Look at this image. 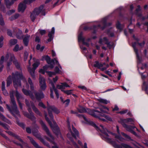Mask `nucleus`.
I'll return each mask as SVG.
<instances>
[{"label": "nucleus", "instance_id": "0eeeda50", "mask_svg": "<svg viewBox=\"0 0 148 148\" xmlns=\"http://www.w3.org/2000/svg\"><path fill=\"white\" fill-rule=\"evenodd\" d=\"M47 108L49 116L51 118V120L53 121L54 124H55V122L53 119V117L52 114V112L58 114L60 113V111L54 106H50L48 102H47Z\"/></svg>", "mask_w": 148, "mask_h": 148}, {"label": "nucleus", "instance_id": "f8f14e48", "mask_svg": "<svg viewBox=\"0 0 148 148\" xmlns=\"http://www.w3.org/2000/svg\"><path fill=\"white\" fill-rule=\"evenodd\" d=\"M111 25V23H109L108 24L106 23V18H105L102 19L100 24L98 25L97 27L100 28L101 29H103L106 26H110ZM97 27L96 26H94V29L95 30L96 29Z\"/></svg>", "mask_w": 148, "mask_h": 148}, {"label": "nucleus", "instance_id": "680f3d73", "mask_svg": "<svg viewBox=\"0 0 148 148\" xmlns=\"http://www.w3.org/2000/svg\"><path fill=\"white\" fill-rule=\"evenodd\" d=\"M48 74L50 77H51L53 75H55V73L54 72H51L50 71L47 72Z\"/></svg>", "mask_w": 148, "mask_h": 148}, {"label": "nucleus", "instance_id": "5fc2aeb1", "mask_svg": "<svg viewBox=\"0 0 148 148\" xmlns=\"http://www.w3.org/2000/svg\"><path fill=\"white\" fill-rule=\"evenodd\" d=\"M3 36H1L0 38V48L1 47L3 46Z\"/></svg>", "mask_w": 148, "mask_h": 148}, {"label": "nucleus", "instance_id": "c756f323", "mask_svg": "<svg viewBox=\"0 0 148 148\" xmlns=\"http://www.w3.org/2000/svg\"><path fill=\"white\" fill-rule=\"evenodd\" d=\"M28 138L29 139L31 142L33 144V145L36 148H43L40 147L32 138L29 136H28Z\"/></svg>", "mask_w": 148, "mask_h": 148}, {"label": "nucleus", "instance_id": "6e6d98bb", "mask_svg": "<svg viewBox=\"0 0 148 148\" xmlns=\"http://www.w3.org/2000/svg\"><path fill=\"white\" fill-rule=\"evenodd\" d=\"M1 125L5 129L8 130L9 129V127L7 124L2 123Z\"/></svg>", "mask_w": 148, "mask_h": 148}, {"label": "nucleus", "instance_id": "8fccbe9b", "mask_svg": "<svg viewBox=\"0 0 148 148\" xmlns=\"http://www.w3.org/2000/svg\"><path fill=\"white\" fill-rule=\"evenodd\" d=\"M17 40L16 39H12L10 40V43L11 45H14L16 43Z\"/></svg>", "mask_w": 148, "mask_h": 148}, {"label": "nucleus", "instance_id": "6e6552de", "mask_svg": "<svg viewBox=\"0 0 148 148\" xmlns=\"http://www.w3.org/2000/svg\"><path fill=\"white\" fill-rule=\"evenodd\" d=\"M40 123L42 126L43 129L45 132L47 134L50 138V139L48 138H47V139L49 141L51 142L52 143H53V144H54V143L53 142L54 138L51 135V134L50 133L49 130L45 124L44 123L42 120H40Z\"/></svg>", "mask_w": 148, "mask_h": 148}, {"label": "nucleus", "instance_id": "bf43d9fd", "mask_svg": "<svg viewBox=\"0 0 148 148\" xmlns=\"http://www.w3.org/2000/svg\"><path fill=\"white\" fill-rule=\"evenodd\" d=\"M28 55V53L27 52L25 51V52L24 56V60L25 61L27 60Z\"/></svg>", "mask_w": 148, "mask_h": 148}, {"label": "nucleus", "instance_id": "6ab92c4d", "mask_svg": "<svg viewBox=\"0 0 148 148\" xmlns=\"http://www.w3.org/2000/svg\"><path fill=\"white\" fill-rule=\"evenodd\" d=\"M99 42L101 45L104 44L107 45L108 47L110 46V42L106 37H103V38H100Z\"/></svg>", "mask_w": 148, "mask_h": 148}, {"label": "nucleus", "instance_id": "e433bc0d", "mask_svg": "<svg viewBox=\"0 0 148 148\" xmlns=\"http://www.w3.org/2000/svg\"><path fill=\"white\" fill-rule=\"evenodd\" d=\"M5 1L6 6L8 8H9L10 6L14 3L13 1H12L11 2L9 0H5Z\"/></svg>", "mask_w": 148, "mask_h": 148}, {"label": "nucleus", "instance_id": "09e8293b", "mask_svg": "<svg viewBox=\"0 0 148 148\" xmlns=\"http://www.w3.org/2000/svg\"><path fill=\"white\" fill-rule=\"evenodd\" d=\"M19 16V14H16L14 15L11 16L10 18V20H12L17 18Z\"/></svg>", "mask_w": 148, "mask_h": 148}, {"label": "nucleus", "instance_id": "0e129e2a", "mask_svg": "<svg viewBox=\"0 0 148 148\" xmlns=\"http://www.w3.org/2000/svg\"><path fill=\"white\" fill-rule=\"evenodd\" d=\"M72 90H69L63 91L64 92H65L67 94L69 95L72 93Z\"/></svg>", "mask_w": 148, "mask_h": 148}, {"label": "nucleus", "instance_id": "a878e982", "mask_svg": "<svg viewBox=\"0 0 148 148\" xmlns=\"http://www.w3.org/2000/svg\"><path fill=\"white\" fill-rule=\"evenodd\" d=\"M30 38V36L29 35L26 34L25 35L23 39V42L26 46H27L28 45Z\"/></svg>", "mask_w": 148, "mask_h": 148}, {"label": "nucleus", "instance_id": "a18cd8bd", "mask_svg": "<svg viewBox=\"0 0 148 148\" xmlns=\"http://www.w3.org/2000/svg\"><path fill=\"white\" fill-rule=\"evenodd\" d=\"M23 48V47L21 46L20 48H19V46L18 45H16L14 48L13 49V50L15 51H17L19 50L22 49Z\"/></svg>", "mask_w": 148, "mask_h": 148}, {"label": "nucleus", "instance_id": "72a5a7b5", "mask_svg": "<svg viewBox=\"0 0 148 148\" xmlns=\"http://www.w3.org/2000/svg\"><path fill=\"white\" fill-rule=\"evenodd\" d=\"M14 60L15 58L13 55H11V56H10L9 61L7 62V66L8 67L11 64L12 61H13Z\"/></svg>", "mask_w": 148, "mask_h": 148}, {"label": "nucleus", "instance_id": "dca6fc26", "mask_svg": "<svg viewBox=\"0 0 148 148\" xmlns=\"http://www.w3.org/2000/svg\"><path fill=\"white\" fill-rule=\"evenodd\" d=\"M29 0H24L23 3H20L18 6V10L19 12H23L26 8V4L28 3Z\"/></svg>", "mask_w": 148, "mask_h": 148}, {"label": "nucleus", "instance_id": "58836bf2", "mask_svg": "<svg viewBox=\"0 0 148 148\" xmlns=\"http://www.w3.org/2000/svg\"><path fill=\"white\" fill-rule=\"evenodd\" d=\"M78 112L80 113H84L86 112V110L83 107L80 106L77 109Z\"/></svg>", "mask_w": 148, "mask_h": 148}, {"label": "nucleus", "instance_id": "473e14b6", "mask_svg": "<svg viewBox=\"0 0 148 148\" xmlns=\"http://www.w3.org/2000/svg\"><path fill=\"white\" fill-rule=\"evenodd\" d=\"M5 82H3L2 83V91H3V94L5 95H8V94L5 90Z\"/></svg>", "mask_w": 148, "mask_h": 148}, {"label": "nucleus", "instance_id": "5701e85b", "mask_svg": "<svg viewBox=\"0 0 148 148\" xmlns=\"http://www.w3.org/2000/svg\"><path fill=\"white\" fill-rule=\"evenodd\" d=\"M22 90L25 95H29L32 99L34 98V95L31 91L27 90L24 88Z\"/></svg>", "mask_w": 148, "mask_h": 148}, {"label": "nucleus", "instance_id": "69168bd1", "mask_svg": "<svg viewBox=\"0 0 148 148\" xmlns=\"http://www.w3.org/2000/svg\"><path fill=\"white\" fill-rule=\"evenodd\" d=\"M128 111L127 110H123L119 112V113L121 114H123L127 112Z\"/></svg>", "mask_w": 148, "mask_h": 148}, {"label": "nucleus", "instance_id": "e2e57ef3", "mask_svg": "<svg viewBox=\"0 0 148 148\" xmlns=\"http://www.w3.org/2000/svg\"><path fill=\"white\" fill-rule=\"evenodd\" d=\"M70 102V100L69 99H67L64 101L63 103H65L66 106H67Z\"/></svg>", "mask_w": 148, "mask_h": 148}, {"label": "nucleus", "instance_id": "338daca9", "mask_svg": "<svg viewBox=\"0 0 148 148\" xmlns=\"http://www.w3.org/2000/svg\"><path fill=\"white\" fill-rule=\"evenodd\" d=\"M116 27L117 28L119 29H122V28H121V25L120 23L118 22L117 24H116Z\"/></svg>", "mask_w": 148, "mask_h": 148}, {"label": "nucleus", "instance_id": "f3484780", "mask_svg": "<svg viewBox=\"0 0 148 148\" xmlns=\"http://www.w3.org/2000/svg\"><path fill=\"white\" fill-rule=\"evenodd\" d=\"M39 81L41 89L43 90H45L46 87V86L44 78L40 76L39 78Z\"/></svg>", "mask_w": 148, "mask_h": 148}, {"label": "nucleus", "instance_id": "412c9836", "mask_svg": "<svg viewBox=\"0 0 148 148\" xmlns=\"http://www.w3.org/2000/svg\"><path fill=\"white\" fill-rule=\"evenodd\" d=\"M35 127L36 128V129H35L34 128L32 129V132L33 135L36 137L38 138H40L41 137L40 134L38 133V131L37 130L38 129L39 127L36 124H35Z\"/></svg>", "mask_w": 148, "mask_h": 148}, {"label": "nucleus", "instance_id": "13d9d810", "mask_svg": "<svg viewBox=\"0 0 148 148\" xmlns=\"http://www.w3.org/2000/svg\"><path fill=\"white\" fill-rule=\"evenodd\" d=\"M4 24L3 19L2 18V16L0 15V24L1 25H3Z\"/></svg>", "mask_w": 148, "mask_h": 148}, {"label": "nucleus", "instance_id": "ddd939ff", "mask_svg": "<svg viewBox=\"0 0 148 148\" xmlns=\"http://www.w3.org/2000/svg\"><path fill=\"white\" fill-rule=\"evenodd\" d=\"M76 115L77 116H78L79 118H83L88 123L90 124L91 125L95 127L97 129V130L98 131H100V129H101V128L100 127H100L99 128L98 126H96V124L93 122L90 121L89 120H88V119H87L84 115L80 114H78L77 113V114Z\"/></svg>", "mask_w": 148, "mask_h": 148}, {"label": "nucleus", "instance_id": "3c124183", "mask_svg": "<svg viewBox=\"0 0 148 148\" xmlns=\"http://www.w3.org/2000/svg\"><path fill=\"white\" fill-rule=\"evenodd\" d=\"M13 63L17 68L18 69L20 68L19 64L18 62H17V60H16L15 59L13 61Z\"/></svg>", "mask_w": 148, "mask_h": 148}, {"label": "nucleus", "instance_id": "a19ab883", "mask_svg": "<svg viewBox=\"0 0 148 148\" xmlns=\"http://www.w3.org/2000/svg\"><path fill=\"white\" fill-rule=\"evenodd\" d=\"M12 79L10 76H9L7 79V87L10 86V85L12 83Z\"/></svg>", "mask_w": 148, "mask_h": 148}, {"label": "nucleus", "instance_id": "37998d69", "mask_svg": "<svg viewBox=\"0 0 148 148\" xmlns=\"http://www.w3.org/2000/svg\"><path fill=\"white\" fill-rule=\"evenodd\" d=\"M101 103H104V104H107L108 103L110 102V101L106 99H99L98 100Z\"/></svg>", "mask_w": 148, "mask_h": 148}, {"label": "nucleus", "instance_id": "aec40b11", "mask_svg": "<svg viewBox=\"0 0 148 148\" xmlns=\"http://www.w3.org/2000/svg\"><path fill=\"white\" fill-rule=\"evenodd\" d=\"M68 128L69 130H70V132L71 133L72 135V136L75 138H76V136H78L79 135V132L78 131L76 130V129L74 128V126L72 125V128L73 130V132L71 130L70 126H69V125H68Z\"/></svg>", "mask_w": 148, "mask_h": 148}, {"label": "nucleus", "instance_id": "2f4dec72", "mask_svg": "<svg viewBox=\"0 0 148 148\" xmlns=\"http://www.w3.org/2000/svg\"><path fill=\"white\" fill-rule=\"evenodd\" d=\"M28 70L29 71L31 75H32V77L33 78H35V75H34V71H35V69L33 68L32 69L30 67H28Z\"/></svg>", "mask_w": 148, "mask_h": 148}, {"label": "nucleus", "instance_id": "7c9ffc66", "mask_svg": "<svg viewBox=\"0 0 148 148\" xmlns=\"http://www.w3.org/2000/svg\"><path fill=\"white\" fill-rule=\"evenodd\" d=\"M16 96L18 101H20V100H23L24 99L23 96L17 91L16 92Z\"/></svg>", "mask_w": 148, "mask_h": 148}, {"label": "nucleus", "instance_id": "ea45409f", "mask_svg": "<svg viewBox=\"0 0 148 148\" xmlns=\"http://www.w3.org/2000/svg\"><path fill=\"white\" fill-rule=\"evenodd\" d=\"M148 88V86L147 85V83L146 82H144L143 83V88L145 91L146 93L148 95V92L147 90Z\"/></svg>", "mask_w": 148, "mask_h": 148}, {"label": "nucleus", "instance_id": "774afa93", "mask_svg": "<svg viewBox=\"0 0 148 148\" xmlns=\"http://www.w3.org/2000/svg\"><path fill=\"white\" fill-rule=\"evenodd\" d=\"M39 32L41 35H43L46 33V31L45 30H40Z\"/></svg>", "mask_w": 148, "mask_h": 148}, {"label": "nucleus", "instance_id": "393cba45", "mask_svg": "<svg viewBox=\"0 0 148 148\" xmlns=\"http://www.w3.org/2000/svg\"><path fill=\"white\" fill-rule=\"evenodd\" d=\"M106 132L107 134L108 135V134H111L112 135H114L115 137L119 140L121 141H123L124 140V138L120 136H119V135H117L116 134L114 133H112L110 132H108V130H107V131H106Z\"/></svg>", "mask_w": 148, "mask_h": 148}, {"label": "nucleus", "instance_id": "7ed1b4c3", "mask_svg": "<svg viewBox=\"0 0 148 148\" xmlns=\"http://www.w3.org/2000/svg\"><path fill=\"white\" fill-rule=\"evenodd\" d=\"M12 80L14 87L16 89L18 86H21L20 79H23L25 82H26L25 78L23 77L21 72L18 73L15 72L14 73H13L12 74Z\"/></svg>", "mask_w": 148, "mask_h": 148}, {"label": "nucleus", "instance_id": "9b49d317", "mask_svg": "<svg viewBox=\"0 0 148 148\" xmlns=\"http://www.w3.org/2000/svg\"><path fill=\"white\" fill-rule=\"evenodd\" d=\"M45 119L49 123L50 126L52 128L53 132L57 135H59V134L60 135V132L58 127L56 125H55V127H53L52 125L51 122L47 117L46 113H45Z\"/></svg>", "mask_w": 148, "mask_h": 148}, {"label": "nucleus", "instance_id": "c9c22d12", "mask_svg": "<svg viewBox=\"0 0 148 148\" xmlns=\"http://www.w3.org/2000/svg\"><path fill=\"white\" fill-rule=\"evenodd\" d=\"M70 134L69 133L67 134V136L69 138V139L71 140L72 143L73 145L75 148H79L77 144L74 141H73L71 138L70 136Z\"/></svg>", "mask_w": 148, "mask_h": 148}, {"label": "nucleus", "instance_id": "bb28decb", "mask_svg": "<svg viewBox=\"0 0 148 148\" xmlns=\"http://www.w3.org/2000/svg\"><path fill=\"white\" fill-rule=\"evenodd\" d=\"M34 94L37 100H39L40 99H42L44 97V95L42 92L40 93L35 92H34Z\"/></svg>", "mask_w": 148, "mask_h": 148}, {"label": "nucleus", "instance_id": "b1692460", "mask_svg": "<svg viewBox=\"0 0 148 148\" xmlns=\"http://www.w3.org/2000/svg\"><path fill=\"white\" fill-rule=\"evenodd\" d=\"M55 32V28L54 27H52L51 32H49L48 34V36L49 38L48 39V42H50L52 40L53 38V36Z\"/></svg>", "mask_w": 148, "mask_h": 148}, {"label": "nucleus", "instance_id": "79ce46f5", "mask_svg": "<svg viewBox=\"0 0 148 148\" xmlns=\"http://www.w3.org/2000/svg\"><path fill=\"white\" fill-rule=\"evenodd\" d=\"M48 68V66H44L43 67V69H40L39 71V72L40 73L44 74L45 73V71Z\"/></svg>", "mask_w": 148, "mask_h": 148}, {"label": "nucleus", "instance_id": "4c0bfd02", "mask_svg": "<svg viewBox=\"0 0 148 148\" xmlns=\"http://www.w3.org/2000/svg\"><path fill=\"white\" fill-rule=\"evenodd\" d=\"M134 122V120L133 119L131 118H128L126 119H125L123 120V122H122L128 123V122H131V124H132V122Z\"/></svg>", "mask_w": 148, "mask_h": 148}, {"label": "nucleus", "instance_id": "9d476101", "mask_svg": "<svg viewBox=\"0 0 148 148\" xmlns=\"http://www.w3.org/2000/svg\"><path fill=\"white\" fill-rule=\"evenodd\" d=\"M49 86L50 88V96L51 97L53 98L54 96L53 95V90L55 92V94L58 99L59 97V95L58 92L54 84L52 81L50 79H49Z\"/></svg>", "mask_w": 148, "mask_h": 148}, {"label": "nucleus", "instance_id": "4be33fe9", "mask_svg": "<svg viewBox=\"0 0 148 148\" xmlns=\"http://www.w3.org/2000/svg\"><path fill=\"white\" fill-rule=\"evenodd\" d=\"M0 111L2 112H3L4 110L3 108L0 106ZM0 118L3 120L7 122L9 124H11V123L10 121L7 119L2 114L0 113Z\"/></svg>", "mask_w": 148, "mask_h": 148}, {"label": "nucleus", "instance_id": "49530a36", "mask_svg": "<svg viewBox=\"0 0 148 148\" xmlns=\"http://www.w3.org/2000/svg\"><path fill=\"white\" fill-rule=\"evenodd\" d=\"M40 64L39 61L38 60H37L33 65V68L35 69Z\"/></svg>", "mask_w": 148, "mask_h": 148}, {"label": "nucleus", "instance_id": "de8ad7c7", "mask_svg": "<svg viewBox=\"0 0 148 148\" xmlns=\"http://www.w3.org/2000/svg\"><path fill=\"white\" fill-rule=\"evenodd\" d=\"M121 134L124 137H125L126 139H127L128 140H132L131 139L130 137L129 136L127 135V134L123 133L121 132Z\"/></svg>", "mask_w": 148, "mask_h": 148}, {"label": "nucleus", "instance_id": "f03ea898", "mask_svg": "<svg viewBox=\"0 0 148 148\" xmlns=\"http://www.w3.org/2000/svg\"><path fill=\"white\" fill-rule=\"evenodd\" d=\"M99 126L101 128V129H100L99 131L102 133L101 137L103 139L108 143L111 144L115 148H122L123 147L121 145H120L116 144L109 137L110 136L108 135L106 132L107 130L103 125L100 124L99 125Z\"/></svg>", "mask_w": 148, "mask_h": 148}, {"label": "nucleus", "instance_id": "2eb2a0df", "mask_svg": "<svg viewBox=\"0 0 148 148\" xmlns=\"http://www.w3.org/2000/svg\"><path fill=\"white\" fill-rule=\"evenodd\" d=\"M121 124L123 126L127 131L130 132L135 136H137L136 133L133 131V129L135 128V127L133 126H128L124 123L122 122Z\"/></svg>", "mask_w": 148, "mask_h": 148}, {"label": "nucleus", "instance_id": "cd10ccee", "mask_svg": "<svg viewBox=\"0 0 148 148\" xmlns=\"http://www.w3.org/2000/svg\"><path fill=\"white\" fill-rule=\"evenodd\" d=\"M82 32H81L79 33L78 36V38L79 40H82L83 41V44L87 46H89V44L87 42H86L85 41L84 39H83L82 37Z\"/></svg>", "mask_w": 148, "mask_h": 148}, {"label": "nucleus", "instance_id": "4468645a", "mask_svg": "<svg viewBox=\"0 0 148 148\" xmlns=\"http://www.w3.org/2000/svg\"><path fill=\"white\" fill-rule=\"evenodd\" d=\"M145 42L144 41H143L141 43H136V42H134L132 44V47L134 48V51L136 53V55L137 58V59L139 60L140 61L141 60V58L139 56L138 54V50L137 49H136V46L138 44L139 45L140 47H143L144 46V44H145Z\"/></svg>", "mask_w": 148, "mask_h": 148}, {"label": "nucleus", "instance_id": "1a4fd4ad", "mask_svg": "<svg viewBox=\"0 0 148 148\" xmlns=\"http://www.w3.org/2000/svg\"><path fill=\"white\" fill-rule=\"evenodd\" d=\"M42 60H46L48 64H50L49 66V67L51 69L53 68L54 66L53 65L51 64L52 63L54 64L55 62H55L56 64L58 65L60 69L62 68L61 67L59 64L58 61L56 58H54L53 60H51L50 58L48 56H46L43 57Z\"/></svg>", "mask_w": 148, "mask_h": 148}, {"label": "nucleus", "instance_id": "c85d7f7f", "mask_svg": "<svg viewBox=\"0 0 148 148\" xmlns=\"http://www.w3.org/2000/svg\"><path fill=\"white\" fill-rule=\"evenodd\" d=\"M82 32H81L79 33L78 36V38L79 40H82L83 41V44L87 46H89V44L87 42H86L85 41L84 39H83L82 37Z\"/></svg>", "mask_w": 148, "mask_h": 148}, {"label": "nucleus", "instance_id": "052dcab7", "mask_svg": "<svg viewBox=\"0 0 148 148\" xmlns=\"http://www.w3.org/2000/svg\"><path fill=\"white\" fill-rule=\"evenodd\" d=\"M38 106H39L41 107H42L43 108H46V107L45 106L44 104H43V103L41 102H40L38 104Z\"/></svg>", "mask_w": 148, "mask_h": 148}, {"label": "nucleus", "instance_id": "4d7b16f0", "mask_svg": "<svg viewBox=\"0 0 148 148\" xmlns=\"http://www.w3.org/2000/svg\"><path fill=\"white\" fill-rule=\"evenodd\" d=\"M101 112H100L101 113H100L101 114H102L103 113H107V112L106 110H105L104 109H103V107L101 108H99Z\"/></svg>", "mask_w": 148, "mask_h": 148}, {"label": "nucleus", "instance_id": "39448f33", "mask_svg": "<svg viewBox=\"0 0 148 148\" xmlns=\"http://www.w3.org/2000/svg\"><path fill=\"white\" fill-rule=\"evenodd\" d=\"M10 96L11 98V102L13 106L12 107L11 109L8 104H6V108L13 115H14V114H15L18 115H19V112L18 110L17 107L13 93L12 92H10Z\"/></svg>", "mask_w": 148, "mask_h": 148}, {"label": "nucleus", "instance_id": "603ef678", "mask_svg": "<svg viewBox=\"0 0 148 148\" xmlns=\"http://www.w3.org/2000/svg\"><path fill=\"white\" fill-rule=\"evenodd\" d=\"M57 87L58 89H61L62 91H64L62 90L63 89H64V87L63 83H61V85H58L57 86Z\"/></svg>", "mask_w": 148, "mask_h": 148}, {"label": "nucleus", "instance_id": "c03bdc74", "mask_svg": "<svg viewBox=\"0 0 148 148\" xmlns=\"http://www.w3.org/2000/svg\"><path fill=\"white\" fill-rule=\"evenodd\" d=\"M28 82L29 83L30 85V88L32 90H34V87L33 85V83L32 82V80L30 78H29L28 79Z\"/></svg>", "mask_w": 148, "mask_h": 148}, {"label": "nucleus", "instance_id": "f704fd0d", "mask_svg": "<svg viewBox=\"0 0 148 148\" xmlns=\"http://www.w3.org/2000/svg\"><path fill=\"white\" fill-rule=\"evenodd\" d=\"M94 66V67H97L98 68L101 69V67L103 66V64L99 63L98 61H96L95 62Z\"/></svg>", "mask_w": 148, "mask_h": 148}, {"label": "nucleus", "instance_id": "20e7f679", "mask_svg": "<svg viewBox=\"0 0 148 148\" xmlns=\"http://www.w3.org/2000/svg\"><path fill=\"white\" fill-rule=\"evenodd\" d=\"M87 110L88 111V112L89 114L94 117L98 118L100 120L104 121H105L106 120L105 119L101 118V117H103L109 121H112V119L111 117L104 114H101L100 113H101L97 110H90L89 109H87Z\"/></svg>", "mask_w": 148, "mask_h": 148}, {"label": "nucleus", "instance_id": "f257e3e1", "mask_svg": "<svg viewBox=\"0 0 148 148\" xmlns=\"http://www.w3.org/2000/svg\"><path fill=\"white\" fill-rule=\"evenodd\" d=\"M25 103L28 107L27 109L28 111L30 114L29 115L26 112H23V114L25 116H26L27 118L30 119L32 121H34L35 120L36 118L34 115L32 111V109L31 108V107L34 112L36 114L40 116H42L41 113L38 110L36 107L32 102L31 101H30L29 102L27 99H25Z\"/></svg>", "mask_w": 148, "mask_h": 148}, {"label": "nucleus", "instance_id": "423d86ee", "mask_svg": "<svg viewBox=\"0 0 148 148\" xmlns=\"http://www.w3.org/2000/svg\"><path fill=\"white\" fill-rule=\"evenodd\" d=\"M43 8L44 6L42 5L38 8L35 9L30 16L31 18L32 21H34L36 16L38 15L40 12L42 15H45V10L43 9Z\"/></svg>", "mask_w": 148, "mask_h": 148}, {"label": "nucleus", "instance_id": "a211bd4d", "mask_svg": "<svg viewBox=\"0 0 148 148\" xmlns=\"http://www.w3.org/2000/svg\"><path fill=\"white\" fill-rule=\"evenodd\" d=\"M14 34H16V38L21 39L23 38V35L22 31L19 29L15 28L13 30Z\"/></svg>", "mask_w": 148, "mask_h": 148}, {"label": "nucleus", "instance_id": "864d4df0", "mask_svg": "<svg viewBox=\"0 0 148 148\" xmlns=\"http://www.w3.org/2000/svg\"><path fill=\"white\" fill-rule=\"evenodd\" d=\"M55 74L56 73H60L61 72V71L59 69V68L57 67H56L55 69Z\"/></svg>", "mask_w": 148, "mask_h": 148}]
</instances>
